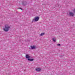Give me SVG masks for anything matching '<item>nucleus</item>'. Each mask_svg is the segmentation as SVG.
Listing matches in <instances>:
<instances>
[{
  "instance_id": "nucleus-1",
  "label": "nucleus",
  "mask_w": 75,
  "mask_h": 75,
  "mask_svg": "<svg viewBox=\"0 0 75 75\" xmlns=\"http://www.w3.org/2000/svg\"><path fill=\"white\" fill-rule=\"evenodd\" d=\"M10 28V26H9L8 25H6L5 26V27L3 29V30L7 32L9 30V29Z\"/></svg>"
},
{
  "instance_id": "nucleus-2",
  "label": "nucleus",
  "mask_w": 75,
  "mask_h": 75,
  "mask_svg": "<svg viewBox=\"0 0 75 75\" xmlns=\"http://www.w3.org/2000/svg\"><path fill=\"white\" fill-rule=\"evenodd\" d=\"M26 58H27L28 59V61H33L34 60L33 59H29V58H30V57L29 55L28 54H26Z\"/></svg>"
},
{
  "instance_id": "nucleus-8",
  "label": "nucleus",
  "mask_w": 75,
  "mask_h": 75,
  "mask_svg": "<svg viewBox=\"0 0 75 75\" xmlns=\"http://www.w3.org/2000/svg\"><path fill=\"white\" fill-rule=\"evenodd\" d=\"M52 40L54 41V42H55L56 41V40H55V38H54L52 39Z\"/></svg>"
},
{
  "instance_id": "nucleus-4",
  "label": "nucleus",
  "mask_w": 75,
  "mask_h": 75,
  "mask_svg": "<svg viewBox=\"0 0 75 75\" xmlns=\"http://www.w3.org/2000/svg\"><path fill=\"white\" fill-rule=\"evenodd\" d=\"M69 15L71 16H72V17H73L74 16V13L72 12H70L69 13Z\"/></svg>"
},
{
  "instance_id": "nucleus-3",
  "label": "nucleus",
  "mask_w": 75,
  "mask_h": 75,
  "mask_svg": "<svg viewBox=\"0 0 75 75\" xmlns=\"http://www.w3.org/2000/svg\"><path fill=\"white\" fill-rule=\"evenodd\" d=\"M39 20V17H36L35 18L34 20H33L32 21V22H34V21H38ZM35 20V21H34Z\"/></svg>"
},
{
  "instance_id": "nucleus-7",
  "label": "nucleus",
  "mask_w": 75,
  "mask_h": 75,
  "mask_svg": "<svg viewBox=\"0 0 75 75\" xmlns=\"http://www.w3.org/2000/svg\"><path fill=\"white\" fill-rule=\"evenodd\" d=\"M45 33H42L40 34V36H42V35H44Z\"/></svg>"
},
{
  "instance_id": "nucleus-5",
  "label": "nucleus",
  "mask_w": 75,
  "mask_h": 75,
  "mask_svg": "<svg viewBox=\"0 0 75 75\" xmlns=\"http://www.w3.org/2000/svg\"><path fill=\"white\" fill-rule=\"evenodd\" d=\"M35 70H36V71H38V72H40V71H41V69L40 68H36L35 69Z\"/></svg>"
},
{
  "instance_id": "nucleus-9",
  "label": "nucleus",
  "mask_w": 75,
  "mask_h": 75,
  "mask_svg": "<svg viewBox=\"0 0 75 75\" xmlns=\"http://www.w3.org/2000/svg\"><path fill=\"white\" fill-rule=\"evenodd\" d=\"M73 11H74V13H75V9L73 10Z\"/></svg>"
},
{
  "instance_id": "nucleus-11",
  "label": "nucleus",
  "mask_w": 75,
  "mask_h": 75,
  "mask_svg": "<svg viewBox=\"0 0 75 75\" xmlns=\"http://www.w3.org/2000/svg\"><path fill=\"white\" fill-rule=\"evenodd\" d=\"M20 9H21V10H22V8H20Z\"/></svg>"
},
{
  "instance_id": "nucleus-10",
  "label": "nucleus",
  "mask_w": 75,
  "mask_h": 75,
  "mask_svg": "<svg viewBox=\"0 0 75 75\" xmlns=\"http://www.w3.org/2000/svg\"><path fill=\"white\" fill-rule=\"evenodd\" d=\"M57 45L59 46L60 45V44H58Z\"/></svg>"
},
{
  "instance_id": "nucleus-6",
  "label": "nucleus",
  "mask_w": 75,
  "mask_h": 75,
  "mask_svg": "<svg viewBox=\"0 0 75 75\" xmlns=\"http://www.w3.org/2000/svg\"><path fill=\"white\" fill-rule=\"evenodd\" d=\"M31 48L32 50H34V49H35V48L36 47H35V46H31Z\"/></svg>"
}]
</instances>
